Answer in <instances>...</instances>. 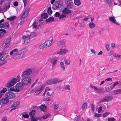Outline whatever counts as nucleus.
Segmentation results:
<instances>
[{
    "label": "nucleus",
    "mask_w": 121,
    "mask_h": 121,
    "mask_svg": "<svg viewBox=\"0 0 121 121\" xmlns=\"http://www.w3.org/2000/svg\"><path fill=\"white\" fill-rule=\"evenodd\" d=\"M18 49L15 48L13 50L10 52V55H14L13 57V58L14 59H18L22 57V56L26 53V50L25 49L21 50L18 52Z\"/></svg>",
    "instance_id": "f257e3e1"
},
{
    "label": "nucleus",
    "mask_w": 121,
    "mask_h": 121,
    "mask_svg": "<svg viewBox=\"0 0 121 121\" xmlns=\"http://www.w3.org/2000/svg\"><path fill=\"white\" fill-rule=\"evenodd\" d=\"M32 72V69H31L29 68H26L22 71L21 77L22 78L29 77L31 74Z\"/></svg>",
    "instance_id": "f03ea898"
},
{
    "label": "nucleus",
    "mask_w": 121,
    "mask_h": 121,
    "mask_svg": "<svg viewBox=\"0 0 121 121\" xmlns=\"http://www.w3.org/2000/svg\"><path fill=\"white\" fill-rule=\"evenodd\" d=\"M21 82L23 85L25 86L29 85L32 82L31 78L30 77L24 78L22 80Z\"/></svg>",
    "instance_id": "7ed1b4c3"
},
{
    "label": "nucleus",
    "mask_w": 121,
    "mask_h": 121,
    "mask_svg": "<svg viewBox=\"0 0 121 121\" xmlns=\"http://www.w3.org/2000/svg\"><path fill=\"white\" fill-rule=\"evenodd\" d=\"M15 94L11 92H7L5 95V97L8 99H13L15 97Z\"/></svg>",
    "instance_id": "20e7f679"
},
{
    "label": "nucleus",
    "mask_w": 121,
    "mask_h": 121,
    "mask_svg": "<svg viewBox=\"0 0 121 121\" xmlns=\"http://www.w3.org/2000/svg\"><path fill=\"white\" fill-rule=\"evenodd\" d=\"M15 86L17 92H18L22 90L23 87V85L22 82H19L17 83Z\"/></svg>",
    "instance_id": "39448f33"
},
{
    "label": "nucleus",
    "mask_w": 121,
    "mask_h": 121,
    "mask_svg": "<svg viewBox=\"0 0 121 121\" xmlns=\"http://www.w3.org/2000/svg\"><path fill=\"white\" fill-rule=\"evenodd\" d=\"M113 99V97L111 96H106L104 98L101 99L99 101V102H108L112 100Z\"/></svg>",
    "instance_id": "423d86ee"
},
{
    "label": "nucleus",
    "mask_w": 121,
    "mask_h": 121,
    "mask_svg": "<svg viewBox=\"0 0 121 121\" xmlns=\"http://www.w3.org/2000/svg\"><path fill=\"white\" fill-rule=\"evenodd\" d=\"M45 85L43 84L40 87H37L35 94L36 95H38L43 90L44 88Z\"/></svg>",
    "instance_id": "0eeeda50"
},
{
    "label": "nucleus",
    "mask_w": 121,
    "mask_h": 121,
    "mask_svg": "<svg viewBox=\"0 0 121 121\" xmlns=\"http://www.w3.org/2000/svg\"><path fill=\"white\" fill-rule=\"evenodd\" d=\"M16 82V78H13L11 81L8 82L7 86L8 87H11L12 86H13Z\"/></svg>",
    "instance_id": "6e6552de"
},
{
    "label": "nucleus",
    "mask_w": 121,
    "mask_h": 121,
    "mask_svg": "<svg viewBox=\"0 0 121 121\" xmlns=\"http://www.w3.org/2000/svg\"><path fill=\"white\" fill-rule=\"evenodd\" d=\"M69 51L68 50L65 49H60L59 51H57L56 53L57 54L63 55L68 53Z\"/></svg>",
    "instance_id": "1a4fd4ad"
},
{
    "label": "nucleus",
    "mask_w": 121,
    "mask_h": 121,
    "mask_svg": "<svg viewBox=\"0 0 121 121\" xmlns=\"http://www.w3.org/2000/svg\"><path fill=\"white\" fill-rule=\"evenodd\" d=\"M22 39L24 40L25 43H27L30 41V37L29 35L27 36L23 35L22 36Z\"/></svg>",
    "instance_id": "9d476101"
},
{
    "label": "nucleus",
    "mask_w": 121,
    "mask_h": 121,
    "mask_svg": "<svg viewBox=\"0 0 121 121\" xmlns=\"http://www.w3.org/2000/svg\"><path fill=\"white\" fill-rule=\"evenodd\" d=\"M9 101V100L5 97L2 98L0 100V104H6L8 103Z\"/></svg>",
    "instance_id": "9b49d317"
},
{
    "label": "nucleus",
    "mask_w": 121,
    "mask_h": 121,
    "mask_svg": "<svg viewBox=\"0 0 121 121\" xmlns=\"http://www.w3.org/2000/svg\"><path fill=\"white\" fill-rule=\"evenodd\" d=\"M109 19L111 22L113 23L118 25H119V24L117 22L116 20L114 17H109Z\"/></svg>",
    "instance_id": "f8f14e48"
},
{
    "label": "nucleus",
    "mask_w": 121,
    "mask_h": 121,
    "mask_svg": "<svg viewBox=\"0 0 121 121\" xmlns=\"http://www.w3.org/2000/svg\"><path fill=\"white\" fill-rule=\"evenodd\" d=\"M52 39H51V41H46L44 43L45 45L46 46V47H47L51 46L53 43L52 42Z\"/></svg>",
    "instance_id": "ddd939ff"
},
{
    "label": "nucleus",
    "mask_w": 121,
    "mask_h": 121,
    "mask_svg": "<svg viewBox=\"0 0 121 121\" xmlns=\"http://www.w3.org/2000/svg\"><path fill=\"white\" fill-rule=\"evenodd\" d=\"M58 60V59L56 58H54L52 59L51 61V62L52 64V68L56 64Z\"/></svg>",
    "instance_id": "4468645a"
},
{
    "label": "nucleus",
    "mask_w": 121,
    "mask_h": 121,
    "mask_svg": "<svg viewBox=\"0 0 121 121\" xmlns=\"http://www.w3.org/2000/svg\"><path fill=\"white\" fill-rule=\"evenodd\" d=\"M68 8H71L73 5V2L71 0H68L67 1Z\"/></svg>",
    "instance_id": "2eb2a0df"
},
{
    "label": "nucleus",
    "mask_w": 121,
    "mask_h": 121,
    "mask_svg": "<svg viewBox=\"0 0 121 121\" xmlns=\"http://www.w3.org/2000/svg\"><path fill=\"white\" fill-rule=\"evenodd\" d=\"M59 2L57 1H56L55 4L53 5L52 8L54 10L57 9L59 8Z\"/></svg>",
    "instance_id": "dca6fc26"
},
{
    "label": "nucleus",
    "mask_w": 121,
    "mask_h": 121,
    "mask_svg": "<svg viewBox=\"0 0 121 121\" xmlns=\"http://www.w3.org/2000/svg\"><path fill=\"white\" fill-rule=\"evenodd\" d=\"M47 106L45 104H42L39 106V109L41 111L45 112L46 110Z\"/></svg>",
    "instance_id": "f3484780"
},
{
    "label": "nucleus",
    "mask_w": 121,
    "mask_h": 121,
    "mask_svg": "<svg viewBox=\"0 0 121 121\" xmlns=\"http://www.w3.org/2000/svg\"><path fill=\"white\" fill-rule=\"evenodd\" d=\"M9 24L5 22L3 23L2 25H0V27L6 29L9 27Z\"/></svg>",
    "instance_id": "a211bd4d"
},
{
    "label": "nucleus",
    "mask_w": 121,
    "mask_h": 121,
    "mask_svg": "<svg viewBox=\"0 0 121 121\" xmlns=\"http://www.w3.org/2000/svg\"><path fill=\"white\" fill-rule=\"evenodd\" d=\"M65 42L63 40L60 41H58L56 42V44L58 46H60L64 44Z\"/></svg>",
    "instance_id": "6ab92c4d"
},
{
    "label": "nucleus",
    "mask_w": 121,
    "mask_h": 121,
    "mask_svg": "<svg viewBox=\"0 0 121 121\" xmlns=\"http://www.w3.org/2000/svg\"><path fill=\"white\" fill-rule=\"evenodd\" d=\"M63 13L65 14H67L71 13V11L69 10L67 8H64L62 11Z\"/></svg>",
    "instance_id": "aec40b11"
},
{
    "label": "nucleus",
    "mask_w": 121,
    "mask_h": 121,
    "mask_svg": "<svg viewBox=\"0 0 121 121\" xmlns=\"http://www.w3.org/2000/svg\"><path fill=\"white\" fill-rule=\"evenodd\" d=\"M8 54L6 53L4 54L3 56L1 57L0 59V61H3L7 57Z\"/></svg>",
    "instance_id": "412c9836"
},
{
    "label": "nucleus",
    "mask_w": 121,
    "mask_h": 121,
    "mask_svg": "<svg viewBox=\"0 0 121 121\" xmlns=\"http://www.w3.org/2000/svg\"><path fill=\"white\" fill-rule=\"evenodd\" d=\"M7 90V89L5 88H4L2 89V90L0 92V98L3 95V94H3Z\"/></svg>",
    "instance_id": "4be33fe9"
},
{
    "label": "nucleus",
    "mask_w": 121,
    "mask_h": 121,
    "mask_svg": "<svg viewBox=\"0 0 121 121\" xmlns=\"http://www.w3.org/2000/svg\"><path fill=\"white\" fill-rule=\"evenodd\" d=\"M6 32V31L5 30L2 29H0V37L3 35V33H5Z\"/></svg>",
    "instance_id": "5701e85b"
},
{
    "label": "nucleus",
    "mask_w": 121,
    "mask_h": 121,
    "mask_svg": "<svg viewBox=\"0 0 121 121\" xmlns=\"http://www.w3.org/2000/svg\"><path fill=\"white\" fill-rule=\"evenodd\" d=\"M52 80L53 84L59 83L62 81V80L60 81H58V80L56 79H52Z\"/></svg>",
    "instance_id": "b1692460"
},
{
    "label": "nucleus",
    "mask_w": 121,
    "mask_h": 121,
    "mask_svg": "<svg viewBox=\"0 0 121 121\" xmlns=\"http://www.w3.org/2000/svg\"><path fill=\"white\" fill-rule=\"evenodd\" d=\"M21 114L22 115V118L24 117L25 118H27L29 117V115L26 114V112H23L21 113Z\"/></svg>",
    "instance_id": "393cba45"
},
{
    "label": "nucleus",
    "mask_w": 121,
    "mask_h": 121,
    "mask_svg": "<svg viewBox=\"0 0 121 121\" xmlns=\"http://www.w3.org/2000/svg\"><path fill=\"white\" fill-rule=\"evenodd\" d=\"M48 17V14L46 13H44L41 15V17L42 18L46 19Z\"/></svg>",
    "instance_id": "a878e982"
},
{
    "label": "nucleus",
    "mask_w": 121,
    "mask_h": 121,
    "mask_svg": "<svg viewBox=\"0 0 121 121\" xmlns=\"http://www.w3.org/2000/svg\"><path fill=\"white\" fill-rule=\"evenodd\" d=\"M60 66L62 69H63V71L65 70V68L63 62H60Z\"/></svg>",
    "instance_id": "bb28decb"
},
{
    "label": "nucleus",
    "mask_w": 121,
    "mask_h": 121,
    "mask_svg": "<svg viewBox=\"0 0 121 121\" xmlns=\"http://www.w3.org/2000/svg\"><path fill=\"white\" fill-rule=\"evenodd\" d=\"M54 20V18L53 17H49L48 19L46 20V22H50L53 21Z\"/></svg>",
    "instance_id": "cd10ccee"
},
{
    "label": "nucleus",
    "mask_w": 121,
    "mask_h": 121,
    "mask_svg": "<svg viewBox=\"0 0 121 121\" xmlns=\"http://www.w3.org/2000/svg\"><path fill=\"white\" fill-rule=\"evenodd\" d=\"M16 18V17L15 16H12L9 18H7V19L10 21H12L14 20Z\"/></svg>",
    "instance_id": "c85d7f7f"
},
{
    "label": "nucleus",
    "mask_w": 121,
    "mask_h": 121,
    "mask_svg": "<svg viewBox=\"0 0 121 121\" xmlns=\"http://www.w3.org/2000/svg\"><path fill=\"white\" fill-rule=\"evenodd\" d=\"M89 26L91 28L93 29L95 27V25L93 23L91 22L89 23Z\"/></svg>",
    "instance_id": "c756f323"
},
{
    "label": "nucleus",
    "mask_w": 121,
    "mask_h": 121,
    "mask_svg": "<svg viewBox=\"0 0 121 121\" xmlns=\"http://www.w3.org/2000/svg\"><path fill=\"white\" fill-rule=\"evenodd\" d=\"M36 112L35 110H32L29 113V115L31 116V117H33L35 115Z\"/></svg>",
    "instance_id": "7c9ffc66"
},
{
    "label": "nucleus",
    "mask_w": 121,
    "mask_h": 121,
    "mask_svg": "<svg viewBox=\"0 0 121 121\" xmlns=\"http://www.w3.org/2000/svg\"><path fill=\"white\" fill-rule=\"evenodd\" d=\"M74 3L75 5L77 6H79L81 4L79 0H74Z\"/></svg>",
    "instance_id": "2f4dec72"
},
{
    "label": "nucleus",
    "mask_w": 121,
    "mask_h": 121,
    "mask_svg": "<svg viewBox=\"0 0 121 121\" xmlns=\"http://www.w3.org/2000/svg\"><path fill=\"white\" fill-rule=\"evenodd\" d=\"M39 48L41 49H42L46 47V46L45 45V43H43L41 45H40L39 46Z\"/></svg>",
    "instance_id": "473e14b6"
},
{
    "label": "nucleus",
    "mask_w": 121,
    "mask_h": 121,
    "mask_svg": "<svg viewBox=\"0 0 121 121\" xmlns=\"http://www.w3.org/2000/svg\"><path fill=\"white\" fill-rule=\"evenodd\" d=\"M20 103L18 101H17L14 103L11 106V107L12 108L16 106L19 104Z\"/></svg>",
    "instance_id": "72a5a7b5"
},
{
    "label": "nucleus",
    "mask_w": 121,
    "mask_h": 121,
    "mask_svg": "<svg viewBox=\"0 0 121 121\" xmlns=\"http://www.w3.org/2000/svg\"><path fill=\"white\" fill-rule=\"evenodd\" d=\"M113 88H112L111 86H109L106 88L105 91L107 92H108L110 91Z\"/></svg>",
    "instance_id": "f704fd0d"
},
{
    "label": "nucleus",
    "mask_w": 121,
    "mask_h": 121,
    "mask_svg": "<svg viewBox=\"0 0 121 121\" xmlns=\"http://www.w3.org/2000/svg\"><path fill=\"white\" fill-rule=\"evenodd\" d=\"M106 1L109 6H111L112 5V4L111 0H106Z\"/></svg>",
    "instance_id": "c9c22d12"
},
{
    "label": "nucleus",
    "mask_w": 121,
    "mask_h": 121,
    "mask_svg": "<svg viewBox=\"0 0 121 121\" xmlns=\"http://www.w3.org/2000/svg\"><path fill=\"white\" fill-rule=\"evenodd\" d=\"M9 46L8 45L4 43L2 45V49H4L6 47H8Z\"/></svg>",
    "instance_id": "e433bc0d"
},
{
    "label": "nucleus",
    "mask_w": 121,
    "mask_h": 121,
    "mask_svg": "<svg viewBox=\"0 0 121 121\" xmlns=\"http://www.w3.org/2000/svg\"><path fill=\"white\" fill-rule=\"evenodd\" d=\"M11 40V38H10L8 39H7L5 42V43L7 44L9 46V43L10 42Z\"/></svg>",
    "instance_id": "4c0bfd02"
},
{
    "label": "nucleus",
    "mask_w": 121,
    "mask_h": 121,
    "mask_svg": "<svg viewBox=\"0 0 121 121\" xmlns=\"http://www.w3.org/2000/svg\"><path fill=\"white\" fill-rule=\"evenodd\" d=\"M47 12L48 14H51L52 12L51 8H48Z\"/></svg>",
    "instance_id": "58836bf2"
},
{
    "label": "nucleus",
    "mask_w": 121,
    "mask_h": 121,
    "mask_svg": "<svg viewBox=\"0 0 121 121\" xmlns=\"http://www.w3.org/2000/svg\"><path fill=\"white\" fill-rule=\"evenodd\" d=\"M105 45L107 50L108 51H110V49L109 48V44H105Z\"/></svg>",
    "instance_id": "ea45409f"
},
{
    "label": "nucleus",
    "mask_w": 121,
    "mask_h": 121,
    "mask_svg": "<svg viewBox=\"0 0 121 121\" xmlns=\"http://www.w3.org/2000/svg\"><path fill=\"white\" fill-rule=\"evenodd\" d=\"M87 106V103L86 102L85 103L83 104L82 106V108L83 109L86 108Z\"/></svg>",
    "instance_id": "a19ab883"
},
{
    "label": "nucleus",
    "mask_w": 121,
    "mask_h": 121,
    "mask_svg": "<svg viewBox=\"0 0 121 121\" xmlns=\"http://www.w3.org/2000/svg\"><path fill=\"white\" fill-rule=\"evenodd\" d=\"M50 116V114H46L45 115H44L42 117L43 119H45L47 118H48V117H49Z\"/></svg>",
    "instance_id": "79ce46f5"
},
{
    "label": "nucleus",
    "mask_w": 121,
    "mask_h": 121,
    "mask_svg": "<svg viewBox=\"0 0 121 121\" xmlns=\"http://www.w3.org/2000/svg\"><path fill=\"white\" fill-rule=\"evenodd\" d=\"M46 83L48 85L52 84V79L49 80Z\"/></svg>",
    "instance_id": "37998d69"
},
{
    "label": "nucleus",
    "mask_w": 121,
    "mask_h": 121,
    "mask_svg": "<svg viewBox=\"0 0 121 121\" xmlns=\"http://www.w3.org/2000/svg\"><path fill=\"white\" fill-rule=\"evenodd\" d=\"M64 62L65 63V64L66 65H68L70 64V61H69V62H68V61L67 60H65Z\"/></svg>",
    "instance_id": "c03bdc74"
},
{
    "label": "nucleus",
    "mask_w": 121,
    "mask_h": 121,
    "mask_svg": "<svg viewBox=\"0 0 121 121\" xmlns=\"http://www.w3.org/2000/svg\"><path fill=\"white\" fill-rule=\"evenodd\" d=\"M66 17V15L64 14H62L60 15V16L59 17V18L60 19H61L64 18H65Z\"/></svg>",
    "instance_id": "a18cd8bd"
},
{
    "label": "nucleus",
    "mask_w": 121,
    "mask_h": 121,
    "mask_svg": "<svg viewBox=\"0 0 121 121\" xmlns=\"http://www.w3.org/2000/svg\"><path fill=\"white\" fill-rule=\"evenodd\" d=\"M90 86L92 88L96 91L98 90V88L96 86H94L92 85H90Z\"/></svg>",
    "instance_id": "49530a36"
},
{
    "label": "nucleus",
    "mask_w": 121,
    "mask_h": 121,
    "mask_svg": "<svg viewBox=\"0 0 121 121\" xmlns=\"http://www.w3.org/2000/svg\"><path fill=\"white\" fill-rule=\"evenodd\" d=\"M60 14L58 12H56L55 14L54 15V16L55 17H59L60 16Z\"/></svg>",
    "instance_id": "de8ad7c7"
},
{
    "label": "nucleus",
    "mask_w": 121,
    "mask_h": 121,
    "mask_svg": "<svg viewBox=\"0 0 121 121\" xmlns=\"http://www.w3.org/2000/svg\"><path fill=\"white\" fill-rule=\"evenodd\" d=\"M21 78L20 76H17V78H16V82H18L20 81V80Z\"/></svg>",
    "instance_id": "09e8293b"
},
{
    "label": "nucleus",
    "mask_w": 121,
    "mask_h": 121,
    "mask_svg": "<svg viewBox=\"0 0 121 121\" xmlns=\"http://www.w3.org/2000/svg\"><path fill=\"white\" fill-rule=\"evenodd\" d=\"M36 35L33 32H31L30 35V36L31 38H33Z\"/></svg>",
    "instance_id": "8fccbe9b"
},
{
    "label": "nucleus",
    "mask_w": 121,
    "mask_h": 121,
    "mask_svg": "<svg viewBox=\"0 0 121 121\" xmlns=\"http://www.w3.org/2000/svg\"><path fill=\"white\" fill-rule=\"evenodd\" d=\"M118 84V82H115L113 84V86H111L113 88L116 85H117Z\"/></svg>",
    "instance_id": "3c124183"
},
{
    "label": "nucleus",
    "mask_w": 121,
    "mask_h": 121,
    "mask_svg": "<svg viewBox=\"0 0 121 121\" xmlns=\"http://www.w3.org/2000/svg\"><path fill=\"white\" fill-rule=\"evenodd\" d=\"M109 114V113L108 112H106L103 114V116L104 117H106Z\"/></svg>",
    "instance_id": "603ef678"
},
{
    "label": "nucleus",
    "mask_w": 121,
    "mask_h": 121,
    "mask_svg": "<svg viewBox=\"0 0 121 121\" xmlns=\"http://www.w3.org/2000/svg\"><path fill=\"white\" fill-rule=\"evenodd\" d=\"M27 14H26L25 13H24L22 16L21 17L22 19L24 18L27 17Z\"/></svg>",
    "instance_id": "864d4df0"
},
{
    "label": "nucleus",
    "mask_w": 121,
    "mask_h": 121,
    "mask_svg": "<svg viewBox=\"0 0 121 121\" xmlns=\"http://www.w3.org/2000/svg\"><path fill=\"white\" fill-rule=\"evenodd\" d=\"M58 2H59V5L62 6L63 5V4L62 1L60 0Z\"/></svg>",
    "instance_id": "5fc2aeb1"
},
{
    "label": "nucleus",
    "mask_w": 121,
    "mask_h": 121,
    "mask_svg": "<svg viewBox=\"0 0 121 121\" xmlns=\"http://www.w3.org/2000/svg\"><path fill=\"white\" fill-rule=\"evenodd\" d=\"M91 108L92 112H94L95 109V106L93 104H91Z\"/></svg>",
    "instance_id": "6e6d98bb"
},
{
    "label": "nucleus",
    "mask_w": 121,
    "mask_h": 121,
    "mask_svg": "<svg viewBox=\"0 0 121 121\" xmlns=\"http://www.w3.org/2000/svg\"><path fill=\"white\" fill-rule=\"evenodd\" d=\"M43 100L45 101H50L49 97L44 98L43 99Z\"/></svg>",
    "instance_id": "4d7b16f0"
},
{
    "label": "nucleus",
    "mask_w": 121,
    "mask_h": 121,
    "mask_svg": "<svg viewBox=\"0 0 121 121\" xmlns=\"http://www.w3.org/2000/svg\"><path fill=\"white\" fill-rule=\"evenodd\" d=\"M10 90L11 91H15L17 92V91L16 90V88H15H15L14 87H11L10 88Z\"/></svg>",
    "instance_id": "13d9d810"
},
{
    "label": "nucleus",
    "mask_w": 121,
    "mask_h": 121,
    "mask_svg": "<svg viewBox=\"0 0 121 121\" xmlns=\"http://www.w3.org/2000/svg\"><path fill=\"white\" fill-rule=\"evenodd\" d=\"M108 121H114L115 120V119L113 118H109L108 119Z\"/></svg>",
    "instance_id": "bf43d9fd"
},
{
    "label": "nucleus",
    "mask_w": 121,
    "mask_h": 121,
    "mask_svg": "<svg viewBox=\"0 0 121 121\" xmlns=\"http://www.w3.org/2000/svg\"><path fill=\"white\" fill-rule=\"evenodd\" d=\"M65 89L66 90H69L70 89V86L69 85H66L65 86Z\"/></svg>",
    "instance_id": "052dcab7"
},
{
    "label": "nucleus",
    "mask_w": 121,
    "mask_h": 121,
    "mask_svg": "<svg viewBox=\"0 0 121 121\" xmlns=\"http://www.w3.org/2000/svg\"><path fill=\"white\" fill-rule=\"evenodd\" d=\"M37 118L36 117H31V121H37Z\"/></svg>",
    "instance_id": "680f3d73"
},
{
    "label": "nucleus",
    "mask_w": 121,
    "mask_h": 121,
    "mask_svg": "<svg viewBox=\"0 0 121 121\" xmlns=\"http://www.w3.org/2000/svg\"><path fill=\"white\" fill-rule=\"evenodd\" d=\"M39 25H37L36 24L35 25L33 26L32 27L33 28H35L36 29H37L39 27Z\"/></svg>",
    "instance_id": "e2e57ef3"
},
{
    "label": "nucleus",
    "mask_w": 121,
    "mask_h": 121,
    "mask_svg": "<svg viewBox=\"0 0 121 121\" xmlns=\"http://www.w3.org/2000/svg\"><path fill=\"white\" fill-rule=\"evenodd\" d=\"M94 116L95 117H101V115L100 114H99L97 113H95L94 114Z\"/></svg>",
    "instance_id": "0e129e2a"
},
{
    "label": "nucleus",
    "mask_w": 121,
    "mask_h": 121,
    "mask_svg": "<svg viewBox=\"0 0 121 121\" xmlns=\"http://www.w3.org/2000/svg\"><path fill=\"white\" fill-rule=\"evenodd\" d=\"M113 56L116 58H119V55L117 53H114L113 54Z\"/></svg>",
    "instance_id": "69168bd1"
},
{
    "label": "nucleus",
    "mask_w": 121,
    "mask_h": 121,
    "mask_svg": "<svg viewBox=\"0 0 121 121\" xmlns=\"http://www.w3.org/2000/svg\"><path fill=\"white\" fill-rule=\"evenodd\" d=\"M59 107V106L58 104H55L54 105V108L55 109H57Z\"/></svg>",
    "instance_id": "338daca9"
},
{
    "label": "nucleus",
    "mask_w": 121,
    "mask_h": 121,
    "mask_svg": "<svg viewBox=\"0 0 121 121\" xmlns=\"http://www.w3.org/2000/svg\"><path fill=\"white\" fill-rule=\"evenodd\" d=\"M102 108L101 106H100L99 108L98 109V112L99 113H100L102 110Z\"/></svg>",
    "instance_id": "774afa93"
}]
</instances>
